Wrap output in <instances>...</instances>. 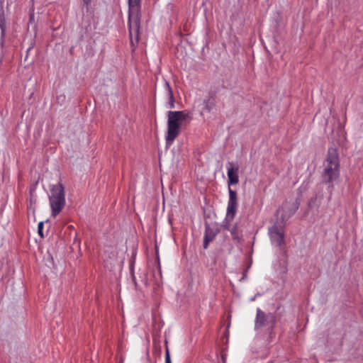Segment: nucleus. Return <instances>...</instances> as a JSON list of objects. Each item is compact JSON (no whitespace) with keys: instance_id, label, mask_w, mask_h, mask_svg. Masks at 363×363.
<instances>
[{"instance_id":"nucleus-1","label":"nucleus","mask_w":363,"mask_h":363,"mask_svg":"<svg viewBox=\"0 0 363 363\" xmlns=\"http://www.w3.org/2000/svg\"><path fill=\"white\" fill-rule=\"evenodd\" d=\"M228 174V185L229 199L227 206V216L233 219L236 213L238 207V198L235 191L230 189L231 185L237 184L239 182L238 171L239 166L233 162H228L226 164Z\"/></svg>"},{"instance_id":"nucleus-2","label":"nucleus","mask_w":363,"mask_h":363,"mask_svg":"<svg viewBox=\"0 0 363 363\" xmlns=\"http://www.w3.org/2000/svg\"><path fill=\"white\" fill-rule=\"evenodd\" d=\"M167 130L165 136L167 145H171L180 133L183 122L189 117L185 111H169L167 113Z\"/></svg>"},{"instance_id":"nucleus-3","label":"nucleus","mask_w":363,"mask_h":363,"mask_svg":"<svg viewBox=\"0 0 363 363\" xmlns=\"http://www.w3.org/2000/svg\"><path fill=\"white\" fill-rule=\"evenodd\" d=\"M323 167V177L325 182H331L338 178L340 162L337 149L330 148L328 150Z\"/></svg>"},{"instance_id":"nucleus-4","label":"nucleus","mask_w":363,"mask_h":363,"mask_svg":"<svg viewBox=\"0 0 363 363\" xmlns=\"http://www.w3.org/2000/svg\"><path fill=\"white\" fill-rule=\"evenodd\" d=\"M49 201L52 208V215L56 216L65 205V188L61 183L52 186Z\"/></svg>"},{"instance_id":"nucleus-5","label":"nucleus","mask_w":363,"mask_h":363,"mask_svg":"<svg viewBox=\"0 0 363 363\" xmlns=\"http://www.w3.org/2000/svg\"><path fill=\"white\" fill-rule=\"evenodd\" d=\"M276 323V317L272 313L266 314L260 308L257 309V315L255 318V328H260L263 326L269 325L273 328Z\"/></svg>"},{"instance_id":"nucleus-6","label":"nucleus","mask_w":363,"mask_h":363,"mask_svg":"<svg viewBox=\"0 0 363 363\" xmlns=\"http://www.w3.org/2000/svg\"><path fill=\"white\" fill-rule=\"evenodd\" d=\"M271 242L276 246H281L284 242V234L282 227L274 224L269 229Z\"/></svg>"},{"instance_id":"nucleus-7","label":"nucleus","mask_w":363,"mask_h":363,"mask_svg":"<svg viewBox=\"0 0 363 363\" xmlns=\"http://www.w3.org/2000/svg\"><path fill=\"white\" fill-rule=\"evenodd\" d=\"M140 0H128V20L129 23H140Z\"/></svg>"},{"instance_id":"nucleus-8","label":"nucleus","mask_w":363,"mask_h":363,"mask_svg":"<svg viewBox=\"0 0 363 363\" xmlns=\"http://www.w3.org/2000/svg\"><path fill=\"white\" fill-rule=\"evenodd\" d=\"M129 33L131 44L133 45L134 41L135 43H138L139 40L140 24H129Z\"/></svg>"},{"instance_id":"nucleus-9","label":"nucleus","mask_w":363,"mask_h":363,"mask_svg":"<svg viewBox=\"0 0 363 363\" xmlns=\"http://www.w3.org/2000/svg\"><path fill=\"white\" fill-rule=\"evenodd\" d=\"M228 230L230 231L233 240L236 242H239L241 238V233L239 231L236 225L231 227H228Z\"/></svg>"},{"instance_id":"nucleus-10","label":"nucleus","mask_w":363,"mask_h":363,"mask_svg":"<svg viewBox=\"0 0 363 363\" xmlns=\"http://www.w3.org/2000/svg\"><path fill=\"white\" fill-rule=\"evenodd\" d=\"M215 235L210 233V230L206 228L203 241V248L206 249L210 242L213 240Z\"/></svg>"},{"instance_id":"nucleus-11","label":"nucleus","mask_w":363,"mask_h":363,"mask_svg":"<svg viewBox=\"0 0 363 363\" xmlns=\"http://www.w3.org/2000/svg\"><path fill=\"white\" fill-rule=\"evenodd\" d=\"M165 85H166L167 91H168V95H169V99L171 101V104H172L171 107H173L174 106V96H173L172 88H171L169 82H165Z\"/></svg>"},{"instance_id":"nucleus-12","label":"nucleus","mask_w":363,"mask_h":363,"mask_svg":"<svg viewBox=\"0 0 363 363\" xmlns=\"http://www.w3.org/2000/svg\"><path fill=\"white\" fill-rule=\"evenodd\" d=\"M165 345H166V347H165V363H172L171 358H170L169 350L167 346V341H165Z\"/></svg>"},{"instance_id":"nucleus-13","label":"nucleus","mask_w":363,"mask_h":363,"mask_svg":"<svg viewBox=\"0 0 363 363\" xmlns=\"http://www.w3.org/2000/svg\"><path fill=\"white\" fill-rule=\"evenodd\" d=\"M43 222L41 221L38 225V234L42 238L43 237Z\"/></svg>"},{"instance_id":"nucleus-14","label":"nucleus","mask_w":363,"mask_h":363,"mask_svg":"<svg viewBox=\"0 0 363 363\" xmlns=\"http://www.w3.org/2000/svg\"><path fill=\"white\" fill-rule=\"evenodd\" d=\"M4 25L5 24H0V27H1V29L2 33H4V29H5L4 28Z\"/></svg>"},{"instance_id":"nucleus-15","label":"nucleus","mask_w":363,"mask_h":363,"mask_svg":"<svg viewBox=\"0 0 363 363\" xmlns=\"http://www.w3.org/2000/svg\"><path fill=\"white\" fill-rule=\"evenodd\" d=\"M84 4H88L90 1V0H83Z\"/></svg>"},{"instance_id":"nucleus-16","label":"nucleus","mask_w":363,"mask_h":363,"mask_svg":"<svg viewBox=\"0 0 363 363\" xmlns=\"http://www.w3.org/2000/svg\"><path fill=\"white\" fill-rule=\"evenodd\" d=\"M30 21H34L32 16L30 17Z\"/></svg>"}]
</instances>
